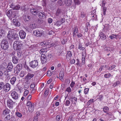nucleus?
Instances as JSON below:
<instances>
[{
  "instance_id": "1",
  "label": "nucleus",
  "mask_w": 121,
  "mask_h": 121,
  "mask_svg": "<svg viewBox=\"0 0 121 121\" xmlns=\"http://www.w3.org/2000/svg\"><path fill=\"white\" fill-rule=\"evenodd\" d=\"M17 12L16 11L13 10L11 9L8 11H6V13L9 18H11V20L12 18H14L16 16Z\"/></svg>"
},
{
  "instance_id": "2",
  "label": "nucleus",
  "mask_w": 121,
  "mask_h": 121,
  "mask_svg": "<svg viewBox=\"0 0 121 121\" xmlns=\"http://www.w3.org/2000/svg\"><path fill=\"white\" fill-rule=\"evenodd\" d=\"M64 2L66 7H70L73 9H75L76 4L74 3H73L72 0H65Z\"/></svg>"
},
{
  "instance_id": "3",
  "label": "nucleus",
  "mask_w": 121,
  "mask_h": 121,
  "mask_svg": "<svg viewBox=\"0 0 121 121\" xmlns=\"http://www.w3.org/2000/svg\"><path fill=\"white\" fill-rule=\"evenodd\" d=\"M22 45L21 42L16 41L14 42L13 47L15 50L20 51L21 50Z\"/></svg>"
},
{
  "instance_id": "4",
  "label": "nucleus",
  "mask_w": 121,
  "mask_h": 121,
  "mask_svg": "<svg viewBox=\"0 0 121 121\" xmlns=\"http://www.w3.org/2000/svg\"><path fill=\"white\" fill-rule=\"evenodd\" d=\"M1 48L4 50H6L8 48L9 44L7 39H4L1 41L0 45Z\"/></svg>"
},
{
  "instance_id": "5",
  "label": "nucleus",
  "mask_w": 121,
  "mask_h": 121,
  "mask_svg": "<svg viewBox=\"0 0 121 121\" xmlns=\"http://www.w3.org/2000/svg\"><path fill=\"white\" fill-rule=\"evenodd\" d=\"M22 68V65L20 64H18L16 67L13 68L14 73L15 74L17 75L20 71L21 70Z\"/></svg>"
},
{
  "instance_id": "6",
  "label": "nucleus",
  "mask_w": 121,
  "mask_h": 121,
  "mask_svg": "<svg viewBox=\"0 0 121 121\" xmlns=\"http://www.w3.org/2000/svg\"><path fill=\"white\" fill-rule=\"evenodd\" d=\"M38 63L37 60H35L30 63V66L33 68H35L38 66Z\"/></svg>"
},
{
  "instance_id": "7",
  "label": "nucleus",
  "mask_w": 121,
  "mask_h": 121,
  "mask_svg": "<svg viewBox=\"0 0 121 121\" xmlns=\"http://www.w3.org/2000/svg\"><path fill=\"white\" fill-rule=\"evenodd\" d=\"M32 19L34 21L39 24L42 23L43 22V20L41 18H37L36 16L33 17Z\"/></svg>"
},
{
  "instance_id": "8",
  "label": "nucleus",
  "mask_w": 121,
  "mask_h": 121,
  "mask_svg": "<svg viewBox=\"0 0 121 121\" xmlns=\"http://www.w3.org/2000/svg\"><path fill=\"white\" fill-rule=\"evenodd\" d=\"M30 11V13L35 16L37 15L39 12L37 8L31 9Z\"/></svg>"
},
{
  "instance_id": "9",
  "label": "nucleus",
  "mask_w": 121,
  "mask_h": 121,
  "mask_svg": "<svg viewBox=\"0 0 121 121\" xmlns=\"http://www.w3.org/2000/svg\"><path fill=\"white\" fill-rule=\"evenodd\" d=\"M41 60L42 64L46 63L47 60L46 55L44 54H42L41 55Z\"/></svg>"
},
{
  "instance_id": "10",
  "label": "nucleus",
  "mask_w": 121,
  "mask_h": 121,
  "mask_svg": "<svg viewBox=\"0 0 121 121\" xmlns=\"http://www.w3.org/2000/svg\"><path fill=\"white\" fill-rule=\"evenodd\" d=\"M11 95L12 98L15 99H16L18 98V95L17 93L15 91L12 92Z\"/></svg>"
},
{
  "instance_id": "11",
  "label": "nucleus",
  "mask_w": 121,
  "mask_h": 121,
  "mask_svg": "<svg viewBox=\"0 0 121 121\" xmlns=\"http://www.w3.org/2000/svg\"><path fill=\"white\" fill-rule=\"evenodd\" d=\"M4 90L5 91H9L10 88V85L8 83L4 84Z\"/></svg>"
},
{
  "instance_id": "12",
  "label": "nucleus",
  "mask_w": 121,
  "mask_h": 121,
  "mask_svg": "<svg viewBox=\"0 0 121 121\" xmlns=\"http://www.w3.org/2000/svg\"><path fill=\"white\" fill-rule=\"evenodd\" d=\"M33 34L34 35L37 37H41L42 35V31H39L38 30H37L34 31Z\"/></svg>"
},
{
  "instance_id": "13",
  "label": "nucleus",
  "mask_w": 121,
  "mask_h": 121,
  "mask_svg": "<svg viewBox=\"0 0 121 121\" xmlns=\"http://www.w3.org/2000/svg\"><path fill=\"white\" fill-rule=\"evenodd\" d=\"M21 39H24L26 37V33L23 30H20L19 33Z\"/></svg>"
},
{
  "instance_id": "14",
  "label": "nucleus",
  "mask_w": 121,
  "mask_h": 121,
  "mask_svg": "<svg viewBox=\"0 0 121 121\" xmlns=\"http://www.w3.org/2000/svg\"><path fill=\"white\" fill-rule=\"evenodd\" d=\"M13 67V66L12 63L11 62L9 63L7 67V68H8V69L7 70V72L11 71Z\"/></svg>"
},
{
  "instance_id": "15",
  "label": "nucleus",
  "mask_w": 121,
  "mask_h": 121,
  "mask_svg": "<svg viewBox=\"0 0 121 121\" xmlns=\"http://www.w3.org/2000/svg\"><path fill=\"white\" fill-rule=\"evenodd\" d=\"M12 21L13 24L16 26H19L20 25V22L16 19H13Z\"/></svg>"
},
{
  "instance_id": "16",
  "label": "nucleus",
  "mask_w": 121,
  "mask_h": 121,
  "mask_svg": "<svg viewBox=\"0 0 121 121\" xmlns=\"http://www.w3.org/2000/svg\"><path fill=\"white\" fill-rule=\"evenodd\" d=\"M72 56L71 52L70 51H68L66 55V59L68 60H69L70 59L71 57Z\"/></svg>"
},
{
  "instance_id": "17",
  "label": "nucleus",
  "mask_w": 121,
  "mask_h": 121,
  "mask_svg": "<svg viewBox=\"0 0 121 121\" xmlns=\"http://www.w3.org/2000/svg\"><path fill=\"white\" fill-rule=\"evenodd\" d=\"M63 14V12L61 9H58L57 10L56 15V16L60 17Z\"/></svg>"
},
{
  "instance_id": "18",
  "label": "nucleus",
  "mask_w": 121,
  "mask_h": 121,
  "mask_svg": "<svg viewBox=\"0 0 121 121\" xmlns=\"http://www.w3.org/2000/svg\"><path fill=\"white\" fill-rule=\"evenodd\" d=\"M34 76V74H32L29 73L25 78V79L27 80L30 79L32 78H33Z\"/></svg>"
},
{
  "instance_id": "19",
  "label": "nucleus",
  "mask_w": 121,
  "mask_h": 121,
  "mask_svg": "<svg viewBox=\"0 0 121 121\" xmlns=\"http://www.w3.org/2000/svg\"><path fill=\"white\" fill-rule=\"evenodd\" d=\"M12 40H17L19 39L18 35L17 34L14 33L11 36Z\"/></svg>"
},
{
  "instance_id": "20",
  "label": "nucleus",
  "mask_w": 121,
  "mask_h": 121,
  "mask_svg": "<svg viewBox=\"0 0 121 121\" xmlns=\"http://www.w3.org/2000/svg\"><path fill=\"white\" fill-rule=\"evenodd\" d=\"M19 60L18 57H17L16 56H13L12 57V61L14 64L17 63Z\"/></svg>"
},
{
  "instance_id": "21",
  "label": "nucleus",
  "mask_w": 121,
  "mask_h": 121,
  "mask_svg": "<svg viewBox=\"0 0 121 121\" xmlns=\"http://www.w3.org/2000/svg\"><path fill=\"white\" fill-rule=\"evenodd\" d=\"M7 103L9 107H11L15 103V102H13L11 99H9L8 100Z\"/></svg>"
},
{
  "instance_id": "22",
  "label": "nucleus",
  "mask_w": 121,
  "mask_h": 121,
  "mask_svg": "<svg viewBox=\"0 0 121 121\" xmlns=\"http://www.w3.org/2000/svg\"><path fill=\"white\" fill-rule=\"evenodd\" d=\"M100 38L102 40H104L106 38V35L102 32H100L99 35Z\"/></svg>"
},
{
  "instance_id": "23",
  "label": "nucleus",
  "mask_w": 121,
  "mask_h": 121,
  "mask_svg": "<svg viewBox=\"0 0 121 121\" xmlns=\"http://www.w3.org/2000/svg\"><path fill=\"white\" fill-rule=\"evenodd\" d=\"M46 16V14L43 12H41L39 14V17L40 18L43 19Z\"/></svg>"
},
{
  "instance_id": "24",
  "label": "nucleus",
  "mask_w": 121,
  "mask_h": 121,
  "mask_svg": "<svg viewBox=\"0 0 121 121\" xmlns=\"http://www.w3.org/2000/svg\"><path fill=\"white\" fill-rule=\"evenodd\" d=\"M14 33H13V32L12 30H10L9 31L8 33L7 37L9 39H10L11 38L12 36L13 35Z\"/></svg>"
},
{
  "instance_id": "25",
  "label": "nucleus",
  "mask_w": 121,
  "mask_h": 121,
  "mask_svg": "<svg viewBox=\"0 0 121 121\" xmlns=\"http://www.w3.org/2000/svg\"><path fill=\"white\" fill-rule=\"evenodd\" d=\"M16 80V77H13L10 79V82L11 83L12 85H13L15 83Z\"/></svg>"
},
{
  "instance_id": "26",
  "label": "nucleus",
  "mask_w": 121,
  "mask_h": 121,
  "mask_svg": "<svg viewBox=\"0 0 121 121\" xmlns=\"http://www.w3.org/2000/svg\"><path fill=\"white\" fill-rule=\"evenodd\" d=\"M64 76V73L63 72H60L59 74V79L61 80L62 81V80H63V78Z\"/></svg>"
},
{
  "instance_id": "27",
  "label": "nucleus",
  "mask_w": 121,
  "mask_h": 121,
  "mask_svg": "<svg viewBox=\"0 0 121 121\" xmlns=\"http://www.w3.org/2000/svg\"><path fill=\"white\" fill-rule=\"evenodd\" d=\"M4 31L3 29H0V38H2L4 36Z\"/></svg>"
},
{
  "instance_id": "28",
  "label": "nucleus",
  "mask_w": 121,
  "mask_h": 121,
  "mask_svg": "<svg viewBox=\"0 0 121 121\" xmlns=\"http://www.w3.org/2000/svg\"><path fill=\"white\" fill-rule=\"evenodd\" d=\"M8 72H6V71L5 70L4 71V75L7 79H9L10 78V75L8 73Z\"/></svg>"
},
{
  "instance_id": "29",
  "label": "nucleus",
  "mask_w": 121,
  "mask_h": 121,
  "mask_svg": "<svg viewBox=\"0 0 121 121\" xmlns=\"http://www.w3.org/2000/svg\"><path fill=\"white\" fill-rule=\"evenodd\" d=\"M78 29V27L76 26L74 28L73 30V36H74V35H76V34L77 33Z\"/></svg>"
},
{
  "instance_id": "30",
  "label": "nucleus",
  "mask_w": 121,
  "mask_h": 121,
  "mask_svg": "<svg viewBox=\"0 0 121 121\" xmlns=\"http://www.w3.org/2000/svg\"><path fill=\"white\" fill-rule=\"evenodd\" d=\"M34 104H33V105H31V107H29L28 109L30 112H32L34 110Z\"/></svg>"
},
{
  "instance_id": "31",
  "label": "nucleus",
  "mask_w": 121,
  "mask_h": 121,
  "mask_svg": "<svg viewBox=\"0 0 121 121\" xmlns=\"http://www.w3.org/2000/svg\"><path fill=\"white\" fill-rule=\"evenodd\" d=\"M27 8L26 7V5H24L23 6H22L21 8L20 9L22 11H25L27 10Z\"/></svg>"
},
{
  "instance_id": "32",
  "label": "nucleus",
  "mask_w": 121,
  "mask_h": 121,
  "mask_svg": "<svg viewBox=\"0 0 121 121\" xmlns=\"http://www.w3.org/2000/svg\"><path fill=\"white\" fill-rule=\"evenodd\" d=\"M62 23V22L61 21H57L55 24V25L56 26H60Z\"/></svg>"
},
{
  "instance_id": "33",
  "label": "nucleus",
  "mask_w": 121,
  "mask_h": 121,
  "mask_svg": "<svg viewBox=\"0 0 121 121\" xmlns=\"http://www.w3.org/2000/svg\"><path fill=\"white\" fill-rule=\"evenodd\" d=\"M4 83L3 82H0V90L2 89H4Z\"/></svg>"
},
{
  "instance_id": "34",
  "label": "nucleus",
  "mask_w": 121,
  "mask_h": 121,
  "mask_svg": "<svg viewBox=\"0 0 121 121\" xmlns=\"http://www.w3.org/2000/svg\"><path fill=\"white\" fill-rule=\"evenodd\" d=\"M30 27L32 29H35L36 28L35 24L33 23H30Z\"/></svg>"
},
{
  "instance_id": "35",
  "label": "nucleus",
  "mask_w": 121,
  "mask_h": 121,
  "mask_svg": "<svg viewBox=\"0 0 121 121\" xmlns=\"http://www.w3.org/2000/svg\"><path fill=\"white\" fill-rule=\"evenodd\" d=\"M21 8L20 6L19 5H15L13 10H19Z\"/></svg>"
},
{
  "instance_id": "36",
  "label": "nucleus",
  "mask_w": 121,
  "mask_h": 121,
  "mask_svg": "<svg viewBox=\"0 0 121 121\" xmlns=\"http://www.w3.org/2000/svg\"><path fill=\"white\" fill-rule=\"evenodd\" d=\"M103 109L104 112L107 113L108 112L109 109L108 107H105L103 108Z\"/></svg>"
},
{
  "instance_id": "37",
  "label": "nucleus",
  "mask_w": 121,
  "mask_h": 121,
  "mask_svg": "<svg viewBox=\"0 0 121 121\" xmlns=\"http://www.w3.org/2000/svg\"><path fill=\"white\" fill-rule=\"evenodd\" d=\"M111 75L110 73H106L104 74V76L106 78H109L111 76Z\"/></svg>"
},
{
  "instance_id": "38",
  "label": "nucleus",
  "mask_w": 121,
  "mask_h": 121,
  "mask_svg": "<svg viewBox=\"0 0 121 121\" xmlns=\"http://www.w3.org/2000/svg\"><path fill=\"white\" fill-rule=\"evenodd\" d=\"M17 50V55L18 57L19 58L21 57L22 54V51L21 50L19 51Z\"/></svg>"
},
{
  "instance_id": "39",
  "label": "nucleus",
  "mask_w": 121,
  "mask_h": 121,
  "mask_svg": "<svg viewBox=\"0 0 121 121\" xmlns=\"http://www.w3.org/2000/svg\"><path fill=\"white\" fill-rule=\"evenodd\" d=\"M78 48L80 50H83L85 49V48L84 47H82V45L81 44H79Z\"/></svg>"
},
{
  "instance_id": "40",
  "label": "nucleus",
  "mask_w": 121,
  "mask_h": 121,
  "mask_svg": "<svg viewBox=\"0 0 121 121\" xmlns=\"http://www.w3.org/2000/svg\"><path fill=\"white\" fill-rule=\"evenodd\" d=\"M9 110H5L4 111L3 114L4 115H6L9 113Z\"/></svg>"
},
{
  "instance_id": "41",
  "label": "nucleus",
  "mask_w": 121,
  "mask_h": 121,
  "mask_svg": "<svg viewBox=\"0 0 121 121\" xmlns=\"http://www.w3.org/2000/svg\"><path fill=\"white\" fill-rule=\"evenodd\" d=\"M15 114L17 116L20 117L22 116V115L21 114L18 112H16Z\"/></svg>"
},
{
  "instance_id": "42",
  "label": "nucleus",
  "mask_w": 121,
  "mask_h": 121,
  "mask_svg": "<svg viewBox=\"0 0 121 121\" xmlns=\"http://www.w3.org/2000/svg\"><path fill=\"white\" fill-rule=\"evenodd\" d=\"M24 73L23 71H21L20 74V76L21 77H23L24 75Z\"/></svg>"
},
{
  "instance_id": "43",
  "label": "nucleus",
  "mask_w": 121,
  "mask_h": 121,
  "mask_svg": "<svg viewBox=\"0 0 121 121\" xmlns=\"http://www.w3.org/2000/svg\"><path fill=\"white\" fill-rule=\"evenodd\" d=\"M75 4L76 5H79L80 4L81 2L79 1V0H74Z\"/></svg>"
},
{
  "instance_id": "44",
  "label": "nucleus",
  "mask_w": 121,
  "mask_h": 121,
  "mask_svg": "<svg viewBox=\"0 0 121 121\" xmlns=\"http://www.w3.org/2000/svg\"><path fill=\"white\" fill-rule=\"evenodd\" d=\"M47 44L46 43H41L39 44V46H43L44 45H45V46H46V47L48 48V45H47Z\"/></svg>"
},
{
  "instance_id": "45",
  "label": "nucleus",
  "mask_w": 121,
  "mask_h": 121,
  "mask_svg": "<svg viewBox=\"0 0 121 121\" xmlns=\"http://www.w3.org/2000/svg\"><path fill=\"white\" fill-rule=\"evenodd\" d=\"M120 83V82L119 81H117L115 82L114 83V84L113 85V86H115L117 85H119Z\"/></svg>"
},
{
  "instance_id": "46",
  "label": "nucleus",
  "mask_w": 121,
  "mask_h": 121,
  "mask_svg": "<svg viewBox=\"0 0 121 121\" xmlns=\"http://www.w3.org/2000/svg\"><path fill=\"white\" fill-rule=\"evenodd\" d=\"M117 35H112L109 36V37L111 39H113L114 38H116Z\"/></svg>"
},
{
  "instance_id": "47",
  "label": "nucleus",
  "mask_w": 121,
  "mask_h": 121,
  "mask_svg": "<svg viewBox=\"0 0 121 121\" xmlns=\"http://www.w3.org/2000/svg\"><path fill=\"white\" fill-rule=\"evenodd\" d=\"M36 85V84L34 82H33L31 85L30 86V87L32 89H33L34 88L35 86Z\"/></svg>"
},
{
  "instance_id": "48",
  "label": "nucleus",
  "mask_w": 121,
  "mask_h": 121,
  "mask_svg": "<svg viewBox=\"0 0 121 121\" xmlns=\"http://www.w3.org/2000/svg\"><path fill=\"white\" fill-rule=\"evenodd\" d=\"M38 114H37L34 117L33 121H38Z\"/></svg>"
},
{
  "instance_id": "49",
  "label": "nucleus",
  "mask_w": 121,
  "mask_h": 121,
  "mask_svg": "<svg viewBox=\"0 0 121 121\" xmlns=\"http://www.w3.org/2000/svg\"><path fill=\"white\" fill-rule=\"evenodd\" d=\"M26 105L27 106H30V105L31 106L32 105H33V104H32L31 102L29 101L27 102Z\"/></svg>"
},
{
  "instance_id": "50",
  "label": "nucleus",
  "mask_w": 121,
  "mask_h": 121,
  "mask_svg": "<svg viewBox=\"0 0 121 121\" xmlns=\"http://www.w3.org/2000/svg\"><path fill=\"white\" fill-rule=\"evenodd\" d=\"M70 104V102L68 100H67L65 103V104L66 106H68Z\"/></svg>"
},
{
  "instance_id": "51",
  "label": "nucleus",
  "mask_w": 121,
  "mask_h": 121,
  "mask_svg": "<svg viewBox=\"0 0 121 121\" xmlns=\"http://www.w3.org/2000/svg\"><path fill=\"white\" fill-rule=\"evenodd\" d=\"M66 39H63V40L62 41V43L63 45L65 44L67 42Z\"/></svg>"
},
{
  "instance_id": "52",
  "label": "nucleus",
  "mask_w": 121,
  "mask_h": 121,
  "mask_svg": "<svg viewBox=\"0 0 121 121\" xmlns=\"http://www.w3.org/2000/svg\"><path fill=\"white\" fill-rule=\"evenodd\" d=\"M109 24H105L104 26V28L106 30H108L109 28Z\"/></svg>"
},
{
  "instance_id": "53",
  "label": "nucleus",
  "mask_w": 121,
  "mask_h": 121,
  "mask_svg": "<svg viewBox=\"0 0 121 121\" xmlns=\"http://www.w3.org/2000/svg\"><path fill=\"white\" fill-rule=\"evenodd\" d=\"M116 66L115 65H113L112 66L110 67H109V68H108V69L109 70H111L113 69H114L115 67Z\"/></svg>"
},
{
  "instance_id": "54",
  "label": "nucleus",
  "mask_w": 121,
  "mask_h": 121,
  "mask_svg": "<svg viewBox=\"0 0 121 121\" xmlns=\"http://www.w3.org/2000/svg\"><path fill=\"white\" fill-rule=\"evenodd\" d=\"M105 50L106 51L108 52L112 50V49H111L110 48L108 47L105 48Z\"/></svg>"
},
{
  "instance_id": "55",
  "label": "nucleus",
  "mask_w": 121,
  "mask_h": 121,
  "mask_svg": "<svg viewBox=\"0 0 121 121\" xmlns=\"http://www.w3.org/2000/svg\"><path fill=\"white\" fill-rule=\"evenodd\" d=\"M52 73L50 71H48L47 73V75L48 76H50L51 75Z\"/></svg>"
},
{
  "instance_id": "56",
  "label": "nucleus",
  "mask_w": 121,
  "mask_h": 121,
  "mask_svg": "<svg viewBox=\"0 0 121 121\" xmlns=\"http://www.w3.org/2000/svg\"><path fill=\"white\" fill-rule=\"evenodd\" d=\"M12 115L9 114L7 115L6 117V118H7V119H8L9 120L10 119V118L12 116Z\"/></svg>"
},
{
  "instance_id": "57",
  "label": "nucleus",
  "mask_w": 121,
  "mask_h": 121,
  "mask_svg": "<svg viewBox=\"0 0 121 121\" xmlns=\"http://www.w3.org/2000/svg\"><path fill=\"white\" fill-rule=\"evenodd\" d=\"M46 48H43L42 49H41L40 50V52L42 53H43L45 52H46Z\"/></svg>"
},
{
  "instance_id": "58",
  "label": "nucleus",
  "mask_w": 121,
  "mask_h": 121,
  "mask_svg": "<svg viewBox=\"0 0 121 121\" xmlns=\"http://www.w3.org/2000/svg\"><path fill=\"white\" fill-rule=\"evenodd\" d=\"M71 90L70 88L69 87L66 89V91L68 92L69 93H70L71 92Z\"/></svg>"
},
{
  "instance_id": "59",
  "label": "nucleus",
  "mask_w": 121,
  "mask_h": 121,
  "mask_svg": "<svg viewBox=\"0 0 121 121\" xmlns=\"http://www.w3.org/2000/svg\"><path fill=\"white\" fill-rule=\"evenodd\" d=\"M77 63L76 64V65H78V66H81V63L80 62V61L78 59H77Z\"/></svg>"
},
{
  "instance_id": "60",
  "label": "nucleus",
  "mask_w": 121,
  "mask_h": 121,
  "mask_svg": "<svg viewBox=\"0 0 121 121\" xmlns=\"http://www.w3.org/2000/svg\"><path fill=\"white\" fill-rule=\"evenodd\" d=\"M85 13L84 12H82L81 13V17L82 18L84 17L85 16Z\"/></svg>"
},
{
  "instance_id": "61",
  "label": "nucleus",
  "mask_w": 121,
  "mask_h": 121,
  "mask_svg": "<svg viewBox=\"0 0 121 121\" xmlns=\"http://www.w3.org/2000/svg\"><path fill=\"white\" fill-rule=\"evenodd\" d=\"M60 115H57L56 117V119L57 121H59L60 119Z\"/></svg>"
},
{
  "instance_id": "62",
  "label": "nucleus",
  "mask_w": 121,
  "mask_h": 121,
  "mask_svg": "<svg viewBox=\"0 0 121 121\" xmlns=\"http://www.w3.org/2000/svg\"><path fill=\"white\" fill-rule=\"evenodd\" d=\"M15 117L14 116H12V117H11L10 118L9 121H14L15 120Z\"/></svg>"
},
{
  "instance_id": "63",
  "label": "nucleus",
  "mask_w": 121,
  "mask_h": 121,
  "mask_svg": "<svg viewBox=\"0 0 121 121\" xmlns=\"http://www.w3.org/2000/svg\"><path fill=\"white\" fill-rule=\"evenodd\" d=\"M28 90L25 91L24 92V95L25 96H26L28 93Z\"/></svg>"
},
{
  "instance_id": "64",
  "label": "nucleus",
  "mask_w": 121,
  "mask_h": 121,
  "mask_svg": "<svg viewBox=\"0 0 121 121\" xmlns=\"http://www.w3.org/2000/svg\"><path fill=\"white\" fill-rule=\"evenodd\" d=\"M89 91L88 88H85L84 89V93L85 94H87L88 92Z\"/></svg>"
}]
</instances>
